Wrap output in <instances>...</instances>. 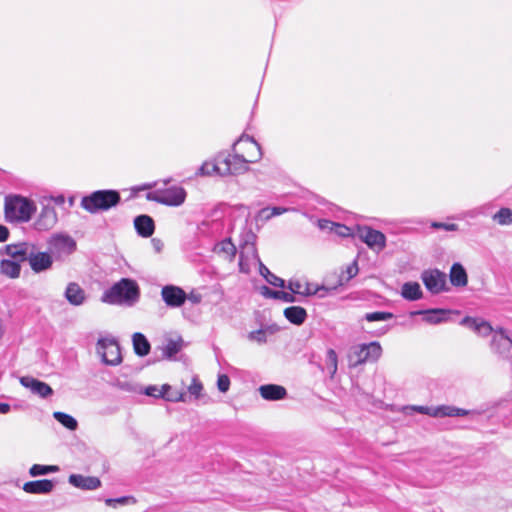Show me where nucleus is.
I'll use <instances>...</instances> for the list:
<instances>
[{"mask_svg": "<svg viewBox=\"0 0 512 512\" xmlns=\"http://www.w3.org/2000/svg\"><path fill=\"white\" fill-rule=\"evenodd\" d=\"M332 232L340 237L355 235V231L353 232L351 228L339 223H336L334 229H332Z\"/></svg>", "mask_w": 512, "mask_h": 512, "instance_id": "44", "label": "nucleus"}, {"mask_svg": "<svg viewBox=\"0 0 512 512\" xmlns=\"http://www.w3.org/2000/svg\"><path fill=\"white\" fill-rule=\"evenodd\" d=\"M423 314L424 318L423 320L429 324H438L441 323L444 318L442 315L445 314V311L442 309H431L427 311H415L412 313V315H418Z\"/></svg>", "mask_w": 512, "mask_h": 512, "instance_id": "34", "label": "nucleus"}, {"mask_svg": "<svg viewBox=\"0 0 512 512\" xmlns=\"http://www.w3.org/2000/svg\"><path fill=\"white\" fill-rule=\"evenodd\" d=\"M59 471V467L55 465H40L34 464L29 469V474L32 477H37L40 475H46L49 473H55Z\"/></svg>", "mask_w": 512, "mask_h": 512, "instance_id": "36", "label": "nucleus"}, {"mask_svg": "<svg viewBox=\"0 0 512 512\" xmlns=\"http://www.w3.org/2000/svg\"><path fill=\"white\" fill-rule=\"evenodd\" d=\"M68 481L72 486L82 490H96L101 486L100 479L95 476L71 474Z\"/></svg>", "mask_w": 512, "mask_h": 512, "instance_id": "18", "label": "nucleus"}, {"mask_svg": "<svg viewBox=\"0 0 512 512\" xmlns=\"http://www.w3.org/2000/svg\"><path fill=\"white\" fill-rule=\"evenodd\" d=\"M346 273H347L346 281H348L351 278H353L354 276H356V274L358 273V267H357L356 261H354L352 264H350L347 267Z\"/></svg>", "mask_w": 512, "mask_h": 512, "instance_id": "50", "label": "nucleus"}, {"mask_svg": "<svg viewBox=\"0 0 512 512\" xmlns=\"http://www.w3.org/2000/svg\"><path fill=\"white\" fill-rule=\"evenodd\" d=\"M139 298V287L134 280L123 278L102 295V302L109 304H132Z\"/></svg>", "mask_w": 512, "mask_h": 512, "instance_id": "4", "label": "nucleus"}, {"mask_svg": "<svg viewBox=\"0 0 512 512\" xmlns=\"http://www.w3.org/2000/svg\"><path fill=\"white\" fill-rule=\"evenodd\" d=\"M491 348L503 358L512 359V339L503 328L494 331Z\"/></svg>", "mask_w": 512, "mask_h": 512, "instance_id": "11", "label": "nucleus"}, {"mask_svg": "<svg viewBox=\"0 0 512 512\" xmlns=\"http://www.w3.org/2000/svg\"><path fill=\"white\" fill-rule=\"evenodd\" d=\"M260 258L257 253L255 245V235H247V239L240 244L239 252V270L242 273L248 274L250 272L251 264L259 261Z\"/></svg>", "mask_w": 512, "mask_h": 512, "instance_id": "8", "label": "nucleus"}, {"mask_svg": "<svg viewBox=\"0 0 512 512\" xmlns=\"http://www.w3.org/2000/svg\"><path fill=\"white\" fill-rule=\"evenodd\" d=\"M104 502L108 507L117 509L119 506L135 505L137 499L134 496L127 495L118 498H106Z\"/></svg>", "mask_w": 512, "mask_h": 512, "instance_id": "35", "label": "nucleus"}, {"mask_svg": "<svg viewBox=\"0 0 512 512\" xmlns=\"http://www.w3.org/2000/svg\"><path fill=\"white\" fill-rule=\"evenodd\" d=\"M120 202L121 196L117 190L106 189L82 197L80 206L90 214H97L118 206Z\"/></svg>", "mask_w": 512, "mask_h": 512, "instance_id": "3", "label": "nucleus"}, {"mask_svg": "<svg viewBox=\"0 0 512 512\" xmlns=\"http://www.w3.org/2000/svg\"><path fill=\"white\" fill-rule=\"evenodd\" d=\"M203 390V385L197 377L192 378L191 384L188 386V392L190 395L195 398H199L201 396V392Z\"/></svg>", "mask_w": 512, "mask_h": 512, "instance_id": "42", "label": "nucleus"}, {"mask_svg": "<svg viewBox=\"0 0 512 512\" xmlns=\"http://www.w3.org/2000/svg\"><path fill=\"white\" fill-rule=\"evenodd\" d=\"M220 163V154L217 155L214 162H204L198 169L197 175L200 176H212V175H220L222 176V168Z\"/></svg>", "mask_w": 512, "mask_h": 512, "instance_id": "29", "label": "nucleus"}, {"mask_svg": "<svg viewBox=\"0 0 512 512\" xmlns=\"http://www.w3.org/2000/svg\"><path fill=\"white\" fill-rule=\"evenodd\" d=\"M239 142L245 144L253 153L248 157L244 154H240L238 151H234V154L227 155L220 153L222 176L244 174L249 170V163H255L261 159V148L254 139L249 136H242Z\"/></svg>", "mask_w": 512, "mask_h": 512, "instance_id": "1", "label": "nucleus"}, {"mask_svg": "<svg viewBox=\"0 0 512 512\" xmlns=\"http://www.w3.org/2000/svg\"><path fill=\"white\" fill-rule=\"evenodd\" d=\"M21 265L18 261L12 259H2L0 261V274L10 279H16L20 276Z\"/></svg>", "mask_w": 512, "mask_h": 512, "instance_id": "27", "label": "nucleus"}, {"mask_svg": "<svg viewBox=\"0 0 512 512\" xmlns=\"http://www.w3.org/2000/svg\"><path fill=\"white\" fill-rule=\"evenodd\" d=\"M261 397L268 401H277L284 399L287 391L283 386L276 384L261 385L258 389Z\"/></svg>", "mask_w": 512, "mask_h": 512, "instance_id": "21", "label": "nucleus"}, {"mask_svg": "<svg viewBox=\"0 0 512 512\" xmlns=\"http://www.w3.org/2000/svg\"><path fill=\"white\" fill-rule=\"evenodd\" d=\"M28 262L31 269L35 273H40L51 268L53 264V258L47 252H37L34 245L33 250L31 251V255L29 256Z\"/></svg>", "mask_w": 512, "mask_h": 512, "instance_id": "16", "label": "nucleus"}, {"mask_svg": "<svg viewBox=\"0 0 512 512\" xmlns=\"http://www.w3.org/2000/svg\"><path fill=\"white\" fill-rule=\"evenodd\" d=\"M56 202H57V203H63V202H64V197H63V196H59V197L56 199Z\"/></svg>", "mask_w": 512, "mask_h": 512, "instance_id": "59", "label": "nucleus"}, {"mask_svg": "<svg viewBox=\"0 0 512 512\" xmlns=\"http://www.w3.org/2000/svg\"><path fill=\"white\" fill-rule=\"evenodd\" d=\"M273 292L274 291L269 289L268 287H263V295L273 298Z\"/></svg>", "mask_w": 512, "mask_h": 512, "instance_id": "57", "label": "nucleus"}, {"mask_svg": "<svg viewBox=\"0 0 512 512\" xmlns=\"http://www.w3.org/2000/svg\"><path fill=\"white\" fill-rule=\"evenodd\" d=\"M34 244L29 242H19L16 244H8L4 247L3 252L12 260L22 262L28 261Z\"/></svg>", "mask_w": 512, "mask_h": 512, "instance_id": "13", "label": "nucleus"}, {"mask_svg": "<svg viewBox=\"0 0 512 512\" xmlns=\"http://www.w3.org/2000/svg\"><path fill=\"white\" fill-rule=\"evenodd\" d=\"M355 235L370 249L377 252L382 251L386 247L385 235L369 226H356Z\"/></svg>", "mask_w": 512, "mask_h": 512, "instance_id": "9", "label": "nucleus"}, {"mask_svg": "<svg viewBox=\"0 0 512 512\" xmlns=\"http://www.w3.org/2000/svg\"><path fill=\"white\" fill-rule=\"evenodd\" d=\"M267 329H259L257 331H252L248 334V339L252 342H257L259 344H263L267 341L266 338Z\"/></svg>", "mask_w": 512, "mask_h": 512, "instance_id": "43", "label": "nucleus"}, {"mask_svg": "<svg viewBox=\"0 0 512 512\" xmlns=\"http://www.w3.org/2000/svg\"><path fill=\"white\" fill-rule=\"evenodd\" d=\"M327 367L330 370L331 376L333 377L335 373L337 372V365H338V357L333 349H329L327 351Z\"/></svg>", "mask_w": 512, "mask_h": 512, "instance_id": "39", "label": "nucleus"}, {"mask_svg": "<svg viewBox=\"0 0 512 512\" xmlns=\"http://www.w3.org/2000/svg\"><path fill=\"white\" fill-rule=\"evenodd\" d=\"M3 336V325H2V321L0 320V339L2 338Z\"/></svg>", "mask_w": 512, "mask_h": 512, "instance_id": "60", "label": "nucleus"}, {"mask_svg": "<svg viewBox=\"0 0 512 512\" xmlns=\"http://www.w3.org/2000/svg\"><path fill=\"white\" fill-rule=\"evenodd\" d=\"M265 279L269 284L275 287H285V281L273 273H270V275L266 276Z\"/></svg>", "mask_w": 512, "mask_h": 512, "instance_id": "48", "label": "nucleus"}, {"mask_svg": "<svg viewBox=\"0 0 512 512\" xmlns=\"http://www.w3.org/2000/svg\"><path fill=\"white\" fill-rule=\"evenodd\" d=\"M11 411V406L8 403H0V414H8Z\"/></svg>", "mask_w": 512, "mask_h": 512, "instance_id": "55", "label": "nucleus"}, {"mask_svg": "<svg viewBox=\"0 0 512 512\" xmlns=\"http://www.w3.org/2000/svg\"><path fill=\"white\" fill-rule=\"evenodd\" d=\"M170 389V386L165 384L161 388H158L155 385L148 386L145 389V394L152 397H164L166 395L167 390Z\"/></svg>", "mask_w": 512, "mask_h": 512, "instance_id": "40", "label": "nucleus"}, {"mask_svg": "<svg viewBox=\"0 0 512 512\" xmlns=\"http://www.w3.org/2000/svg\"><path fill=\"white\" fill-rule=\"evenodd\" d=\"M146 198L168 206H179L186 198V192L182 187H171L164 190L149 192Z\"/></svg>", "mask_w": 512, "mask_h": 512, "instance_id": "7", "label": "nucleus"}, {"mask_svg": "<svg viewBox=\"0 0 512 512\" xmlns=\"http://www.w3.org/2000/svg\"><path fill=\"white\" fill-rule=\"evenodd\" d=\"M401 295L409 301H415L422 298V290L417 282H406L402 286Z\"/></svg>", "mask_w": 512, "mask_h": 512, "instance_id": "32", "label": "nucleus"}, {"mask_svg": "<svg viewBox=\"0 0 512 512\" xmlns=\"http://www.w3.org/2000/svg\"><path fill=\"white\" fill-rule=\"evenodd\" d=\"M287 209L286 208H281V207H274L272 209V212H271V216H276V215H280V214H283L284 212H286ZM270 217V215L268 216Z\"/></svg>", "mask_w": 512, "mask_h": 512, "instance_id": "56", "label": "nucleus"}, {"mask_svg": "<svg viewBox=\"0 0 512 512\" xmlns=\"http://www.w3.org/2000/svg\"><path fill=\"white\" fill-rule=\"evenodd\" d=\"M184 346V341L182 337L177 336L175 338L167 339L165 345L163 346V354L166 358H172L178 352L182 350Z\"/></svg>", "mask_w": 512, "mask_h": 512, "instance_id": "31", "label": "nucleus"}, {"mask_svg": "<svg viewBox=\"0 0 512 512\" xmlns=\"http://www.w3.org/2000/svg\"><path fill=\"white\" fill-rule=\"evenodd\" d=\"M294 293H289L285 291H279V292H273V298L283 300L284 302H294L295 297L293 296Z\"/></svg>", "mask_w": 512, "mask_h": 512, "instance_id": "46", "label": "nucleus"}, {"mask_svg": "<svg viewBox=\"0 0 512 512\" xmlns=\"http://www.w3.org/2000/svg\"><path fill=\"white\" fill-rule=\"evenodd\" d=\"M432 227L435 229H443L446 231H457L458 225L454 223H442V222H433Z\"/></svg>", "mask_w": 512, "mask_h": 512, "instance_id": "47", "label": "nucleus"}, {"mask_svg": "<svg viewBox=\"0 0 512 512\" xmlns=\"http://www.w3.org/2000/svg\"><path fill=\"white\" fill-rule=\"evenodd\" d=\"M96 352L104 364L117 366L122 362L120 346L114 337H102L97 341Z\"/></svg>", "mask_w": 512, "mask_h": 512, "instance_id": "6", "label": "nucleus"}, {"mask_svg": "<svg viewBox=\"0 0 512 512\" xmlns=\"http://www.w3.org/2000/svg\"><path fill=\"white\" fill-rule=\"evenodd\" d=\"M165 396H166L167 400L173 401V402H178V401L186 402L187 401L186 394L183 393V392L176 393V394L165 395Z\"/></svg>", "mask_w": 512, "mask_h": 512, "instance_id": "51", "label": "nucleus"}, {"mask_svg": "<svg viewBox=\"0 0 512 512\" xmlns=\"http://www.w3.org/2000/svg\"><path fill=\"white\" fill-rule=\"evenodd\" d=\"M492 219L499 225H510L512 224V209L501 208L492 216Z\"/></svg>", "mask_w": 512, "mask_h": 512, "instance_id": "37", "label": "nucleus"}, {"mask_svg": "<svg viewBox=\"0 0 512 512\" xmlns=\"http://www.w3.org/2000/svg\"><path fill=\"white\" fill-rule=\"evenodd\" d=\"M258 265H259V271H260V274L266 278V276L270 275V271L269 269L261 262V260L257 261Z\"/></svg>", "mask_w": 512, "mask_h": 512, "instance_id": "54", "label": "nucleus"}, {"mask_svg": "<svg viewBox=\"0 0 512 512\" xmlns=\"http://www.w3.org/2000/svg\"><path fill=\"white\" fill-rule=\"evenodd\" d=\"M51 245L58 253L71 254L76 249V243L70 236L55 235Z\"/></svg>", "mask_w": 512, "mask_h": 512, "instance_id": "23", "label": "nucleus"}, {"mask_svg": "<svg viewBox=\"0 0 512 512\" xmlns=\"http://www.w3.org/2000/svg\"><path fill=\"white\" fill-rule=\"evenodd\" d=\"M460 324L483 337L493 332L491 325L487 321L479 318L465 317L461 320Z\"/></svg>", "mask_w": 512, "mask_h": 512, "instance_id": "19", "label": "nucleus"}, {"mask_svg": "<svg viewBox=\"0 0 512 512\" xmlns=\"http://www.w3.org/2000/svg\"><path fill=\"white\" fill-rule=\"evenodd\" d=\"M161 296L164 302L170 307H180L186 301L185 292L173 285H167L162 288Z\"/></svg>", "mask_w": 512, "mask_h": 512, "instance_id": "17", "label": "nucleus"}, {"mask_svg": "<svg viewBox=\"0 0 512 512\" xmlns=\"http://www.w3.org/2000/svg\"><path fill=\"white\" fill-rule=\"evenodd\" d=\"M392 317H393L392 313H390V312H382V311L367 313L365 315V319L368 322L386 321V320L391 319Z\"/></svg>", "mask_w": 512, "mask_h": 512, "instance_id": "41", "label": "nucleus"}, {"mask_svg": "<svg viewBox=\"0 0 512 512\" xmlns=\"http://www.w3.org/2000/svg\"><path fill=\"white\" fill-rule=\"evenodd\" d=\"M382 354V348L379 342L369 344H360L353 346L348 354V361L351 367H356L366 361H377Z\"/></svg>", "mask_w": 512, "mask_h": 512, "instance_id": "5", "label": "nucleus"}, {"mask_svg": "<svg viewBox=\"0 0 512 512\" xmlns=\"http://www.w3.org/2000/svg\"><path fill=\"white\" fill-rule=\"evenodd\" d=\"M336 225L335 222L329 221V220H319L318 226L322 230H329L332 232V229H334V226Z\"/></svg>", "mask_w": 512, "mask_h": 512, "instance_id": "52", "label": "nucleus"}, {"mask_svg": "<svg viewBox=\"0 0 512 512\" xmlns=\"http://www.w3.org/2000/svg\"><path fill=\"white\" fill-rule=\"evenodd\" d=\"M135 353L139 356H146L150 351V344L147 338L141 333H134L132 337Z\"/></svg>", "mask_w": 512, "mask_h": 512, "instance_id": "33", "label": "nucleus"}, {"mask_svg": "<svg viewBox=\"0 0 512 512\" xmlns=\"http://www.w3.org/2000/svg\"><path fill=\"white\" fill-rule=\"evenodd\" d=\"M213 251L229 262H233L237 253L236 246L232 243L230 238L224 239L217 243Z\"/></svg>", "mask_w": 512, "mask_h": 512, "instance_id": "24", "label": "nucleus"}, {"mask_svg": "<svg viewBox=\"0 0 512 512\" xmlns=\"http://www.w3.org/2000/svg\"><path fill=\"white\" fill-rule=\"evenodd\" d=\"M421 279L425 287L433 294H438L445 290L446 274L437 269L424 271Z\"/></svg>", "mask_w": 512, "mask_h": 512, "instance_id": "12", "label": "nucleus"}, {"mask_svg": "<svg viewBox=\"0 0 512 512\" xmlns=\"http://www.w3.org/2000/svg\"><path fill=\"white\" fill-rule=\"evenodd\" d=\"M408 409H411L421 414L429 415L431 417H458L466 416L469 414V411L465 409L456 408L448 405H442L438 407L410 406L408 407Z\"/></svg>", "mask_w": 512, "mask_h": 512, "instance_id": "10", "label": "nucleus"}, {"mask_svg": "<svg viewBox=\"0 0 512 512\" xmlns=\"http://www.w3.org/2000/svg\"><path fill=\"white\" fill-rule=\"evenodd\" d=\"M217 388L220 392L226 393L230 388V379L226 374H221L217 379Z\"/></svg>", "mask_w": 512, "mask_h": 512, "instance_id": "45", "label": "nucleus"}, {"mask_svg": "<svg viewBox=\"0 0 512 512\" xmlns=\"http://www.w3.org/2000/svg\"><path fill=\"white\" fill-rule=\"evenodd\" d=\"M284 315L291 323L301 325L307 318L306 310L300 306H291L284 310Z\"/></svg>", "mask_w": 512, "mask_h": 512, "instance_id": "30", "label": "nucleus"}, {"mask_svg": "<svg viewBox=\"0 0 512 512\" xmlns=\"http://www.w3.org/2000/svg\"><path fill=\"white\" fill-rule=\"evenodd\" d=\"M137 232L143 237H149L154 232V221L150 216L140 215L134 220Z\"/></svg>", "mask_w": 512, "mask_h": 512, "instance_id": "26", "label": "nucleus"}, {"mask_svg": "<svg viewBox=\"0 0 512 512\" xmlns=\"http://www.w3.org/2000/svg\"><path fill=\"white\" fill-rule=\"evenodd\" d=\"M233 151H238L240 154H244L246 157L253 153L251 150L247 148L245 144L240 143L239 140L234 143Z\"/></svg>", "mask_w": 512, "mask_h": 512, "instance_id": "49", "label": "nucleus"}, {"mask_svg": "<svg viewBox=\"0 0 512 512\" xmlns=\"http://www.w3.org/2000/svg\"><path fill=\"white\" fill-rule=\"evenodd\" d=\"M450 281L453 286L464 287L468 283L466 270L460 263H454L450 269Z\"/></svg>", "mask_w": 512, "mask_h": 512, "instance_id": "28", "label": "nucleus"}, {"mask_svg": "<svg viewBox=\"0 0 512 512\" xmlns=\"http://www.w3.org/2000/svg\"><path fill=\"white\" fill-rule=\"evenodd\" d=\"M154 186H155V183H153V184H146V185L142 186L140 189H141V190L151 189V188H153Z\"/></svg>", "mask_w": 512, "mask_h": 512, "instance_id": "58", "label": "nucleus"}, {"mask_svg": "<svg viewBox=\"0 0 512 512\" xmlns=\"http://www.w3.org/2000/svg\"><path fill=\"white\" fill-rule=\"evenodd\" d=\"M64 296L66 300L74 306H80L84 304L86 301V293L85 291L80 287L79 284L75 282H70L65 290Z\"/></svg>", "mask_w": 512, "mask_h": 512, "instance_id": "22", "label": "nucleus"}, {"mask_svg": "<svg viewBox=\"0 0 512 512\" xmlns=\"http://www.w3.org/2000/svg\"><path fill=\"white\" fill-rule=\"evenodd\" d=\"M35 202L21 195H8L4 200V215L7 222L27 223L35 214Z\"/></svg>", "mask_w": 512, "mask_h": 512, "instance_id": "2", "label": "nucleus"}, {"mask_svg": "<svg viewBox=\"0 0 512 512\" xmlns=\"http://www.w3.org/2000/svg\"><path fill=\"white\" fill-rule=\"evenodd\" d=\"M20 383L22 386L29 389L33 394L38 395L41 398H48L53 394V389L47 383L31 376L21 377Z\"/></svg>", "mask_w": 512, "mask_h": 512, "instance_id": "15", "label": "nucleus"}, {"mask_svg": "<svg viewBox=\"0 0 512 512\" xmlns=\"http://www.w3.org/2000/svg\"><path fill=\"white\" fill-rule=\"evenodd\" d=\"M57 221L58 217L55 208L49 204L43 205L34 222V227L38 231H48L56 225Z\"/></svg>", "mask_w": 512, "mask_h": 512, "instance_id": "14", "label": "nucleus"}, {"mask_svg": "<svg viewBox=\"0 0 512 512\" xmlns=\"http://www.w3.org/2000/svg\"><path fill=\"white\" fill-rule=\"evenodd\" d=\"M287 288L294 294L302 296L315 295L320 288L316 287L308 282H301L300 280H290Z\"/></svg>", "mask_w": 512, "mask_h": 512, "instance_id": "25", "label": "nucleus"}, {"mask_svg": "<svg viewBox=\"0 0 512 512\" xmlns=\"http://www.w3.org/2000/svg\"><path fill=\"white\" fill-rule=\"evenodd\" d=\"M53 417L69 430H76L78 426L76 419L64 412H54Z\"/></svg>", "mask_w": 512, "mask_h": 512, "instance_id": "38", "label": "nucleus"}, {"mask_svg": "<svg viewBox=\"0 0 512 512\" xmlns=\"http://www.w3.org/2000/svg\"><path fill=\"white\" fill-rule=\"evenodd\" d=\"M54 487L55 484L52 480L43 479L24 483L23 490L29 494H49Z\"/></svg>", "mask_w": 512, "mask_h": 512, "instance_id": "20", "label": "nucleus"}, {"mask_svg": "<svg viewBox=\"0 0 512 512\" xmlns=\"http://www.w3.org/2000/svg\"><path fill=\"white\" fill-rule=\"evenodd\" d=\"M9 237V230L6 226L0 224V242H4Z\"/></svg>", "mask_w": 512, "mask_h": 512, "instance_id": "53", "label": "nucleus"}]
</instances>
